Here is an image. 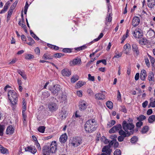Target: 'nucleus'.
<instances>
[{
    "label": "nucleus",
    "mask_w": 155,
    "mask_h": 155,
    "mask_svg": "<svg viewBox=\"0 0 155 155\" xmlns=\"http://www.w3.org/2000/svg\"><path fill=\"white\" fill-rule=\"evenodd\" d=\"M122 127L125 132L130 133V135L133 134L135 126L133 123H127L126 120H124L122 123Z\"/></svg>",
    "instance_id": "1"
},
{
    "label": "nucleus",
    "mask_w": 155,
    "mask_h": 155,
    "mask_svg": "<svg viewBox=\"0 0 155 155\" xmlns=\"http://www.w3.org/2000/svg\"><path fill=\"white\" fill-rule=\"evenodd\" d=\"M9 100L12 105H16L18 101V95L16 92L13 90L9 91L8 93Z\"/></svg>",
    "instance_id": "2"
},
{
    "label": "nucleus",
    "mask_w": 155,
    "mask_h": 155,
    "mask_svg": "<svg viewBox=\"0 0 155 155\" xmlns=\"http://www.w3.org/2000/svg\"><path fill=\"white\" fill-rule=\"evenodd\" d=\"M95 121L94 119L90 120L87 121L85 124V129L86 131L89 133H92L96 130L95 127Z\"/></svg>",
    "instance_id": "3"
},
{
    "label": "nucleus",
    "mask_w": 155,
    "mask_h": 155,
    "mask_svg": "<svg viewBox=\"0 0 155 155\" xmlns=\"http://www.w3.org/2000/svg\"><path fill=\"white\" fill-rule=\"evenodd\" d=\"M82 143V140L80 137H74L71 143L72 145L74 147H77Z\"/></svg>",
    "instance_id": "4"
},
{
    "label": "nucleus",
    "mask_w": 155,
    "mask_h": 155,
    "mask_svg": "<svg viewBox=\"0 0 155 155\" xmlns=\"http://www.w3.org/2000/svg\"><path fill=\"white\" fill-rule=\"evenodd\" d=\"M122 128V125L120 124H117L111 128L109 130V133L110 134L115 133L116 132L119 131Z\"/></svg>",
    "instance_id": "5"
},
{
    "label": "nucleus",
    "mask_w": 155,
    "mask_h": 155,
    "mask_svg": "<svg viewBox=\"0 0 155 155\" xmlns=\"http://www.w3.org/2000/svg\"><path fill=\"white\" fill-rule=\"evenodd\" d=\"M143 35L142 31L139 28L136 29L134 32L133 36L135 38H141Z\"/></svg>",
    "instance_id": "6"
},
{
    "label": "nucleus",
    "mask_w": 155,
    "mask_h": 155,
    "mask_svg": "<svg viewBox=\"0 0 155 155\" xmlns=\"http://www.w3.org/2000/svg\"><path fill=\"white\" fill-rule=\"evenodd\" d=\"M50 147V150L52 153H54L55 152L57 149V145L55 141H52Z\"/></svg>",
    "instance_id": "7"
},
{
    "label": "nucleus",
    "mask_w": 155,
    "mask_h": 155,
    "mask_svg": "<svg viewBox=\"0 0 155 155\" xmlns=\"http://www.w3.org/2000/svg\"><path fill=\"white\" fill-rule=\"evenodd\" d=\"M102 152L106 155H110L112 150L109 146H104L102 149Z\"/></svg>",
    "instance_id": "8"
},
{
    "label": "nucleus",
    "mask_w": 155,
    "mask_h": 155,
    "mask_svg": "<svg viewBox=\"0 0 155 155\" xmlns=\"http://www.w3.org/2000/svg\"><path fill=\"white\" fill-rule=\"evenodd\" d=\"M43 155H49L51 153L49 146L45 145L42 148Z\"/></svg>",
    "instance_id": "9"
},
{
    "label": "nucleus",
    "mask_w": 155,
    "mask_h": 155,
    "mask_svg": "<svg viewBox=\"0 0 155 155\" xmlns=\"http://www.w3.org/2000/svg\"><path fill=\"white\" fill-rule=\"evenodd\" d=\"M140 21L139 17L137 16H135L134 17L132 21V25L134 27L137 26Z\"/></svg>",
    "instance_id": "10"
},
{
    "label": "nucleus",
    "mask_w": 155,
    "mask_h": 155,
    "mask_svg": "<svg viewBox=\"0 0 155 155\" xmlns=\"http://www.w3.org/2000/svg\"><path fill=\"white\" fill-rule=\"evenodd\" d=\"M87 103L84 101H81L79 103V108L81 111H83L86 109L87 107Z\"/></svg>",
    "instance_id": "11"
},
{
    "label": "nucleus",
    "mask_w": 155,
    "mask_h": 155,
    "mask_svg": "<svg viewBox=\"0 0 155 155\" xmlns=\"http://www.w3.org/2000/svg\"><path fill=\"white\" fill-rule=\"evenodd\" d=\"M25 150L26 151H29L33 154H35L37 151V150L35 147H31L29 146L25 148Z\"/></svg>",
    "instance_id": "12"
},
{
    "label": "nucleus",
    "mask_w": 155,
    "mask_h": 155,
    "mask_svg": "<svg viewBox=\"0 0 155 155\" xmlns=\"http://www.w3.org/2000/svg\"><path fill=\"white\" fill-rule=\"evenodd\" d=\"M118 132L120 136H123L125 137H129L131 135H130V133L128 132H125L124 130H123L122 128Z\"/></svg>",
    "instance_id": "13"
},
{
    "label": "nucleus",
    "mask_w": 155,
    "mask_h": 155,
    "mask_svg": "<svg viewBox=\"0 0 155 155\" xmlns=\"http://www.w3.org/2000/svg\"><path fill=\"white\" fill-rule=\"evenodd\" d=\"M95 98L97 100H104L105 99V96L102 93H97L95 94Z\"/></svg>",
    "instance_id": "14"
},
{
    "label": "nucleus",
    "mask_w": 155,
    "mask_h": 155,
    "mask_svg": "<svg viewBox=\"0 0 155 155\" xmlns=\"http://www.w3.org/2000/svg\"><path fill=\"white\" fill-rule=\"evenodd\" d=\"M61 73L64 76L68 77L71 74V71L67 68H65L62 70Z\"/></svg>",
    "instance_id": "15"
},
{
    "label": "nucleus",
    "mask_w": 155,
    "mask_h": 155,
    "mask_svg": "<svg viewBox=\"0 0 155 155\" xmlns=\"http://www.w3.org/2000/svg\"><path fill=\"white\" fill-rule=\"evenodd\" d=\"M68 138V136L66 133H64L59 138V140L60 142L62 143H64Z\"/></svg>",
    "instance_id": "16"
},
{
    "label": "nucleus",
    "mask_w": 155,
    "mask_h": 155,
    "mask_svg": "<svg viewBox=\"0 0 155 155\" xmlns=\"http://www.w3.org/2000/svg\"><path fill=\"white\" fill-rule=\"evenodd\" d=\"M132 49L134 54L137 56L139 54V52L137 45L136 44H133L132 46Z\"/></svg>",
    "instance_id": "17"
},
{
    "label": "nucleus",
    "mask_w": 155,
    "mask_h": 155,
    "mask_svg": "<svg viewBox=\"0 0 155 155\" xmlns=\"http://www.w3.org/2000/svg\"><path fill=\"white\" fill-rule=\"evenodd\" d=\"M14 131V129L12 126H9L7 128L6 133L7 134L11 135L13 134Z\"/></svg>",
    "instance_id": "18"
},
{
    "label": "nucleus",
    "mask_w": 155,
    "mask_h": 155,
    "mask_svg": "<svg viewBox=\"0 0 155 155\" xmlns=\"http://www.w3.org/2000/svg\"><path fill=\"white\" fill-rule=\"evenodd\" d=\"M11 4L9 1H8L5 4L3 9L0 12L1 14H3L8 9L9 6Z\"/></svg>",
    "instance_id": "19"
},
{
    "label": "nucleus",
    "mask_w": 155,
    "mask_h": 155,
    "mask_svg": "<svg viewBox=\"0 0 155 155\" xmlns=\"http://www.w3.org/2000/svg\"><path fill=\"white\" fill-rule=\"evenodd\" d=\"M147 76L146 72L145 70H142L140 74V79L142 81H144L145 80Z\"/></svg>",
    "instance_id": "20"
},
{
    "label": "nucleus",
    "mask_w": 155,
    "mask_h": 155,
    "mask_svg": "<svg viewBox=\"0 0 155 155\" xmlns=\"http://www.w3.org/2000/svg\"><path fill=\"white\" fill-rule=\"evenodd\" d=\"M67 114L66 111L63 108L61 110V113L60 115H61V117L62 119H64L67 116Z\"/></svg>",
    "instance_id": "21"
},
{
    "label": "nucleus",
    "mask_w": 155,
    "mask_h": 155,
    "mask_svg": "<svg viewBox=\"0 0 155 155\" xmlns=\"http://www.w3.org/2000/svg\"><path fill=\"white\" fill-rule=\"evenodd\" d=\"M148 6L150 8H153L155 5V0H148Z\"/></svg>",
    "instance_id": "22"
},
{
    "label": "nucleus",
    "mask_w": 155,
    "mask_h": 155,
    "mask_svg": "<svg viewBox=\"0 0 155 155\" xmlns=\"http://www.w3.org/2000/svg\"><path fill=\"white\" fill-rule=\"evenodd\" d=\"M48 108L51 111H54L56 109V105L55 103H52L48 105Z\"/></svg>",
    "instance_id": "23"
},
{
    "label": "nucleus",
    "mask_w": 155,
    "mask_h": 155,
    "mask_svg": "<svg viewBox=\"0 0 155 155\" xmlns=\"http://www.w3.org/2000/svg\"><path fill=\"white\" fill-rule=\"evenodd\" d=\"M53 56L51 55L48 53L45 54L43 56V58L45 60L52 59Z\"/></svg>",
    "instance_id": "24"
},
{
    "label": "nucleus",
    "mask_w": 155,
    "mask_h": 155,
    "mask_svg": "<svg viewBox=\"0 0 155 155\" xmlns=\"http://www.w3.org/2000/svg\"><path fill=\"white\" fill-rule=\"evenodd\" d=\"M60 102L65 103L67 102V96L64 94H62L60 97Z\"/></svg>",
    "instance_id": "25"
},
{
    "label": "nucleus",
    "mask_w": 155,
    "mask_h": 155,
    "mask_svg": "<svg viewBox=\"0 0 155 155\" xmlns=\"http://www.w3.org/2000/svg\"><path fill=\"white\" fill-rule=\"evenodd\" d=\"M148 80L150 81H154V78L153 73L152 72H150L149 74Z\"/></svg>",
    "instance_id": "26"
},
{
    "label": "nucleus",
    "mask_w": 155,
    "mask_h": 155,
    "mask_svg": "<svg viewBox=\"0 0 155 155\" xmlns=\"http://www.w3.org/2000/svg\"><path fill=\"white\" fill-rule=\"evenodd\" d=\"M79 79L78 76L76 75L73 76L71 78V81L72 83H74Z\"/></svg>",
    "instance_id": "27"
},
{
    "label": "nucleus",
    "mask_w": 155,
    "mask_h": 155,
    "mask_svg": "<svg viewBox=\"0 0 155 155\" xmlns=\"http://www.w3.org/2000/svg\"><path fill=\"white\" fill-rule=\"evenodd\" d=\"M116 123V121L115 120H112L110 122H108L107 124V127L110 128L112 127L113 125L115 124Z\"/></svg>",
    "instance_id": "28"
},
{
    "label": "nucleus",
    "mask_w": 155,
    "mask_h": 155,
    "mask_svg": "<svg viewBox=\"0 0 155 155\" xmlns=\"http://www.w3.org/2000/svg\"><path fill=\"white\" fill-rule=\"evenodd\" d=\"M155 120V115H153L150 116L148 119L149 123H152Z\"/></svg>",
    "instance_id": "29"
},
{
    "label": "nucleus",
    "mask_w": 155,
    "mask_h": 155,
    "mask_svg": "<svg viewBox=\"0 0 155 155\" xmlns=\"http://www.w3.org/2000/svg\"><path fill=\"white\" fill-rule=\"evenodd\" d=\"M17 72L19 74H20L21 76V77L24 79L25 80H26V79L27 77H26L25 74L24 73L22 72L20 70H18Z\"/></svg>",
    "instance_id": "30"
},
{
    "label": "nucleus",
    "mask_w": 155,
    "mask_h": 155,
    "mask_svg": "<svg viewBox=\"0 0 155 155\" xmlns=\"http://www.w3.org/2000/svg\"><path fill=\"white\" fill-rule=\"evenodd\" d=\"M112 20V17L111 15L110 14H109L108 15H107V17L106 19V22H105V24L107 25V22H110Z\"/></svg>",
    "instance_id": "31"
},
{
    "label": "nucleus",
    "mask_w": 155,
    "mask_h": 155,
    "mask_svg": "<svg viewBox=\"0 0 155 155\" xmlns=\"http://www.w3.org/2000/svg\"><path fill=\"white\" fill-rule=\"evenodd\" d=\"M148 127L147 126H146L142 128L141 132L142 134H145L148 131Z\"/></svg>",
    "instance_id": "32"
},
{
    "label": "nucleus",
    "mask_w": 155,
    "mask_h": 155,
    "mask_svg": "<svg viewBox=\"0 0 155 155\" xmlns=\"http://www.w3.org/2000/svg\"><path fill=\"white\" fill-rule=\"evenodd\" d=\"M73 64L74 65H76L78 64H79L81 62V59H75L73 60Z\"/></svg>",
    "instance_id": "33"
},
{
    "label": "nucleus",
    "mask_w": 155,
    "mask_h": 155,
    "mask_svg": "<svg viewBox=\"0 0 155 155\" xmlns=\"http://www.w3.org/2000/svg\"><path fill=\"white\" fill-rule=\"evenodd\" d=\"M147 40L145 38H142L139 41V42L141 45H146L147 43Z\"/></svg>",
    "instance_id": "34"
},
{
    "label": "nucleus",
    "mask_w": 155,
    "mask_h": 155,
    "mask_svg": "<svg viewBox=\"0 0 155 155\" xmlns=\"http://www.w3.org/2000/svg\"><path fill=\"white\" fill-rule=\"evenodd\" d=\"M45 127L44 126H41L38 127V130L39 132L41 133H44L45 131Z\"/></svg>",
    "instance_id": "35"
},
{
    "label": "nucleus",
    "mask_w": 155,
    "mask_h": 155,
    "mask_svg": "<svg viewBox=\"0 0 155 155\" xmlns=\"http://www.w3.org/2000/svg\"><path fill=\"white\" fill-rule=\"evenodd\" d=\"M47 45L49 48H51L52 49H54L55 50H58V47L56 46L55 45H52L47 44Z\"/></svg>",
    "instance_id": "36"
},
{
    "label": "nucleus",
    "mask_w": 155,
    "mask_h": 155,
    "mask_svg": "<svg viewBox=\"0 0 155 155\" xmlns=\"http://www.w3.org/2000/svg\"><path fill=\"white\" fill-rule=\"evenodd\" d=\"M146 119V117L143 115H141L138 117H137V119L138 121H142Z\"/></svg>",
    "instance_id": "37"
},
{
    "label": "nucleus",
    "mask_w": 155,
    "mask_h": 155,
    "mask_svg": "<svg viewBox=\"0 0 155 155\" xmlns=\"http://www.w3.org/2000/svg\"><path fill=\"white\" fill-rule=\"evenodd\" d=\"M106 105L107 107L109 109H111L113 108V104L112 102L110 101H107L106 103Z\"/></svg>",
    "instance_id": "38"
},
{
    "label": "nucleus",
    "mask_w": 155,
    "mask_h": 155,
    "mask_svg": "<svg viewBox=\"0 0 155 155\" xmlns=\"http://www.w3.org/2000/svg\"><path fill=\"white\" fill-rule=\"evenodd\" d=\"M30 34L36 40L38 41L39 40V38L34 33V32L31 31H30Z\"/></svg>",
    "instance_id": "39"
},
{
    "label": "nucleus",
    "mask_w": 155,
    "mask_h": 155,
    "mask_svg": "<svg viewBox=\"0 0 155 155\" xmlns=\"http://www.w3.org/2000/svg\"><path fill=\"white\" fill-rule=\"evenodd\" d=\"M18 2V0H16L15 2L13 3V4L11 6L10 9L12 10L13 11L14 10L15 7L16 6Z\"/></svg>",
    "instance_id": "40"
},
{
    "label": "nucleus",
    "mask_w": 155,
    "mask_h": 155,
    "mask_svg": "<svg viewBox=\"0 0 155 155\" xmlns=\"http://www.w3.org/2000/svg\"><path fill=\"white\" fill-rule=\"evenodd\" d=\"M5 129V126L3 125H0V136L3 135V131Z\"/></svg>",
    "instance_id": "41"
},
{
    "label": "nucleus",
    "mask_w": 155,
    "mask_h": 155,
    "mask_svg": "<svg viewBox=\"0 0 155 155\" xmlns=\"http://www.w3.org/2000/svg\"><path fill=\"white\" fill-rule=\"evenodd\" d=\"M87 46L86 45H83L81 46L80 47H79L77 48H75V50L77 51H80L81 50H83L87 48Z\"/></svg>",
    "instance_id": "42"
},
{
    "label": "nucleus",
    "mask_w": 155,
    "mask_h": 155,
    "mask_svg": "<svg viewBox=\"0 0 155 155\" xmlns=\"http://www.w3.org/2000/svg\"><path fill=\"white\" fill-rule=\"evenodd\" d=\"M62 51L65 53H70L72 52V49L69 48H64L62 50Z\"/></svg>",
    "instance_id": "43"
},
{
    "label": "nucleus",
    "mask_w": 155,
    "mask_h": 155,
    "mask_svg": "<svg viewBox=\"0 0 155 155\" xmlns=\"http://www.w3.org/2000/svg\"><path fill=\"white\" fill-rule=\"evenodd\" d=\"M55 86L56 85H55L54 86L53 88L52 89L53 91H52V93L54 94H55L56 95H57L58 94V90L57 88L56 89L55 88Z\"/></svg>",
    "instance_id": "44"
},
{
    "label": "nucleus",
    "mask_w": 155,
    "mask_h": 155,
    "mask_svg": "<svg viewBox=\"0 0 155 155\" xmlns=\"http://www.w3.org/2000/svg\"><path fill=\"white\" fill-rule=\"evenodd\" d=\"M121 152L120 149H117L114 152V155H121Z\"/></svg>",
    "instance_id": "45"
},
{
    "label": "nucleus",
    "mask_w": 155,
    "mask_h": 155,
    "mask_svg": "<svg viewBox=\"0 0 155 155\" xmlns=\"http://www.w3.org/2000/svg\"><path fill=\"white\" fill-rule=\"evenodd\" d=\"M34 58V56L33 55L31 54H27L25 56V58L27 60H30Z\"/></svg>",
    "instance_id": "46"
},
{
    "label": "nucleus",
    "mask_w": 155,
    "mask_h": 155,
    "mask_svg": "<svg viewBox=\"0 0 155 155\" xmlns=\"http://www.w3.org/2000/svg\"><path fill=\"white\" fill-rule=\"evenodd\" d=\"M151 107H155V101H152L150 102L149 105L148 106V107L149 108Z\"/></svg>",
    "instance_id": "47"
},
{
    "label": "nucleus",
    "mask_w": 155,
    "mask_h": 155,
    "mask_svg": "<svg viewBox=\"0 0 155 155\" xmlns=\"http://www.w3.org/2000/svg\"><path fill=\"white\" fill-rule=\"evenodd\" d=\"M137 138L136 136H134L131 138L130 141L132 143H134L136 142L137 140Z\"/></svg>",
    "instance_id": "48"
},
{
    "label": "nucleus",
    "mask_w": 155,
    "mask_h": 155,
    "mask_svg": "<svg viewBox=\"0 0 155 155\" xmlns=\"http://www.w3.org/2000/svg\"><path fill=\"white\" fill-rule=\"evenodd\" d=\"M148 56L150 58L152 65L153 66L155 62V59L153 58L150 55H149Z\"/></svg>",
    "instance_id": "49"
},
{
    "label": "nucleus",
    "mask_w": 155,
    "mask_h": 155,
    "mask_svg": "<svg viewBox=\"0 0 155 155\" xmlns=\"http://www.w3.org/2000/svg\"><path fill=\"white\" fill-rule=\"evenodd\" d=\"M123 48L124 49L126 50L127 49H130L131 46L129 44H127L124 46Z\"/></svg>",
    "instance_id": "50"
},
{
    "label": "nucleus",
    "mask_w": 155,
    "mask_h": 155,
    "mask_svg": "<svg viewBox=\"0 0 155 155\" xmlns=\"http://www.w3.org/2000/svg\"><path fill=\"white\" fill-rule=\"evenodd\" d=\"M88 79L91 81H94L95 80L94 76H92L90 74H88Z\"/></svg>",
    "instance_id": "51"
},
{
    "label": "nucleus",
    "mask_w": 155,
    "mask_h": 155,
    "mask_svg": "<svg viewBox=\"0 0 155 155\" xmlns=\"http://www.w3.org/2000/svg\"><path fill=\"white\" fill-rule=\"evenodd\" d=\"M87 92L89 95L93 96L94 94L93 91L91 89H88L87 90Z\"/></svg>",
    "instance_id": "52"
},
{
    "label": "nucleus",
    "mask_w": 155,
    "mask_h": 155,
    "mask_svg": "<svg viewBox=\"0 0 155 155\" xmlns=\"http://www.w3.org/2000/svg\"><path fill=\"white\" fill-rule=\"evenodd\" d=\"M117 137V135L116 134H113L111 135L110 137V138L112 140H114V141H116V138Z\"/></svg>",
    "instance_id": "53"
},
{
    "label": "nucleus",
    "mask_w": 155,
    "mask_h": 155,
    "mask_svg": "<svg viewBox=\"0 0 155 155\" xmlns=\"http://www.w3.org/2000/svg\"><path fill=\"white\" fill-rule=\"evenodd\" d=\"M154 31L153 30L150 29L147 32V34L150 35V36H151L154 35Z\"/></svg>",
    "instance_id": "54"
},
{
    "label": "nucleus",
    "mask_w": 155,
    "mask_h": 155,
    "mask_svg": "<svg viewBox=\"0 0 155 155\" xmlns=\"http://www.w3.org/2000/svg\"><path fill=\"white\" fill-rule=\"evenodd\" d=\"M85 83V82L82 81H78L77 83V86L79 87H82Z\"/></svg>",
    "instance_id": "55"
},
{
    "label": "nucleus",
    "mask_w": 155,
    "mask_h": 155,
    "mask_svg": "<svg viewBox=\"0 0 155 155\" xmlns=\"http://www.w3.org/2000/svg\"><path fill=\"white\" fill-rule=\"evenodd\" d=\"M18 25L21 26L22 28H24L26 26V25L25 24L24 22H22L21 20L19 21L18 23Z\"/></svg>",
    "instance_id": "56"
},
{
    "label": "nucleus",
    "mask_w": 155,
    "mask_h": 155,
    "mask_svg": "<svg viewBox=\"0 0 155 155\" xmlns=\"http://www.w3.org/2000/svg\"><path fill=\"white\" fill-rule=\"evenodd\" d=\"M35 145L36 146L37 148V149H38V150H40L41 151V147L40 144L38 143L37 140V141H36V142Z\"/></svg>",
    "instance_id": "57"
},
{
    "label": "nucleus",
    "mask_w": 155,
    "mask_h": 155,
    "mask_svg": "<svg viewBox=\"0 0 155 155\" xmlns=\"http://www.w3.org/2000/svg\"><path fill=\"white\" fill-rule=\"evenodd\" d=\"M143 122L141 121L138 122L136 124V126L138 127H140L142 125Z\"/></svg>",
    "instance_id": "58"
},
{
    "label": "nucleus",
    "mask_w": 155,
    "mask_h": 155,
    "mask_svg": "<svg viewBox=\"0 0 155 155\" xmlns=\"http://www.w3.org/2000/svg\"><path fill=\"white\" fill-rule=\"evenodd\" d=\"M125 137H124V136H119L118 137V140L119 142H122L123 141L124 138Z\"/></svg>",
    "instance_id": "59"
},
{
    "label": "nucleus",
    "mask_w": 155,
    "mask_h": 155,
    "mask_svg": "<svg viewBox=\"0 0 155 155\" xmlns=\"http://www.w3.org/2000/svg\"><path fill=\"white\" fill-rule=\"evenodd\" d=\"M145 62L146 63V64L147 65V66L148 67H149L150 66V63L148 58H147L145 59Z\"/></svg>",
    "instance_id": "60"
},
{
    "label": "nucleus",
    "mask_w": 155,
    "mask_h": 155,
    "mask_svg": "<svg viewBox=\"0 0 155 155\" xmlns=\"http://www.w3.org/2000/svg\"><path fill=\"white\" fill-rule=\"evenodd\" d=\"M35 53L38 55H39L40 53V50L39 48L37 47L35 49Z\"/></svg>",
    "instance_id": "61"
},
{
    "label": "nucleus",
    "mask_w": 155,
    "mask_h": 155,
    "mask_svg": "<svg viewBox=\"0 0 155 155\" xmlns=\"http://www.w3.org/2000/svg\"><path fill=\"white\" fill-rule=\"evenodd\" d=\"M148 104V101H145L143 102L142 104V107L143 108H145L147 106Z\"/></svg>",
    "instance_id": "62"
},
{
    "label": "nucleus",
    "mask_w": 155,
    "mask_h": 155,
    "mask_svg": "<svg viewBox=\"0 0 155 155\" xmlns=\"http://www.w3.org/2000/svg\"><path fill=\"white\" fill-rule=\"evenodd\" d=\"M115 141H114V140H112L111 141H109V142L108 143L109 144L107 145H106L107 146H109L110 147V148L111 147V146H112L114 144V143Z\"/></svg>",
    "instance_id": "63"
},
{
    "label": "nucleus",
    "mask_w": 155,
    "mask_h": 155,
    "mask_svg": "<svg viewBox=\"0 0 155 155\" xmlns=\"http://www.w3.org/2000/svg\"><path fill=\"white\" fill-rule=\"evenodd\" d=\"M102 137L103 138H102V140H103V139H104V143L105 144H108L109 142L110 141L108 140L105 137Z\"/></svg>",
    "instance_id": "64"
}]
</instances>
